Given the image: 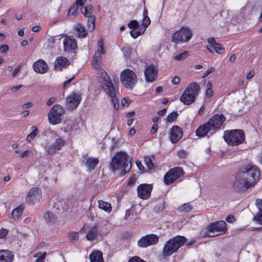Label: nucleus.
Segmentation results:
<instances>
[{"label":"nucleus","mask_w":262,"mask_h":262,"mask_svg":"<svg viewBox=\"0 0 262 262\" xmlns=\"http://www.w3.org/2000/svg\"><path fill=\"white\" fill-rule=\"evenodd\" d=\"M98 74L99 75L98 80L101 83V88L104 89L107 95L111 98L114 108L117 110L119 108V103L116 96L117 91L112 83L111 78L103 69L99 70Z\"/></svg>","instance_id":"nucleus-1"},{"label":"nucleus","mask_w":262,"mask_h":262,"mask_svg":"<svg viewBox=\"0 0 262 262\" xmlns=\"http://www.w3.org/2000/svg\"><path fill=\"white\" fill-rule=\"evenodd\" d=\"M110 166V169L113 171L123 168L120 173V176L122 177L130 171L132 163L126 152H119L113 157Z\"/></svg>","instance_id":"nucleus-2"},{"label":"nucleus","mask_w":262,"mask_h":262,"mask_svg":"<svg viewBox=\"0 0 262 262\" xmlns=\"http://www.w3.org/2000/svg\"><path fill=\"white\" fill-rule=\"evenodd\" d=\"M186 242V238L182 236L177 235L167 241L162 250V255L168 257L178 251Z\"/></svg>","instance_id":"nucleus-3"},{"label":"nucleus","mask_w":262,"mask_h":262,"mask_svg":"<svg viewBox=\"0 0 262 262\" xmlns=\"http://www.w3.org/2000/svg\"><path fill=\"white\" fill-rule=\"evenodd\" d=\"M239 172L243 174V176L251 187H253L259 180L260 173L258 167L255 165L248 164L242 168Z\"/></svg>","instance_id":"nucleus-4"},{"label":"nucleus","mask_w":262,"mask_h":262,"mask_svg":"<svg viewBox=\"0 0 262 262\" xmlns=\"http://www.w3.org/2000/svg\"><path fill=\"white\" fill-rule=\"evenodd\" d=\"M200 86L195 82L190 84L183 93L181 101L186 105H189L193 103L200 93Z\"/></svg>","instance_id":"nucleus-5"},{"label":"nucleus","mask_w":262,"mask_h":262,"mask_svg":"<svg viewBox=\"0 0 262 262\" xmlns=\"http://www.w3.org/2000/svg\"><path fill=\"white\" fill-rule=\"evenodd\" d=\"M224 138L226 143L230 145H237L245 140L244 132L241 129L226 130L224 132Z\"/></svg>","instance_id":"nucleus-6"},{"label":"nucleus","mask_w":262,"mask_h":262,"mask_svg":"<svg viewBox=\"0 0 262 262\" xmlns=\"http://www.w3.org/2000/svg\"><path fill=\"white\" fill-rule=\"evenodd\" d=\"M120 80L125 88L132 90L137 82V77L133 71L126 69L121 72Z\"/></svg>","instance_id":"nucleus-7"},{"label":"nucleus","mask_w":262,"mask_h":262,"mask_svg":"<svg viewBox=\"0 0 262 262\" xmlns=\"http://www.w3.org/2000/svg\"><path fill=\"white\" fill-rule=\"evenodd\" d=\"M64 110L60 105H54L48 114V120L51 124L55 125L61 122Z\"/></svg>","instance_id":"nucleus-8"},{"label":"nucleus","mask_w":262,"mask_h":262,"mask_svg":"<svg viewBox=\"0 0 262 262\" xmlns=\"http://www.w3.org/2000/svg\"><path fill=\"white\" fill-rule=\"evenodd\" d=\"M192 36L191 30L188 27H183L172 34L171 41L176 43L187 42Z\"/></svg>","instance_id":"nucleus-9"},{"label":"nucleus","mask_w":262,"mask_h":262,"mask_svg":"<svg viewBox=\"0 0 262 262\" xmlns=\"http://www.w3.org/2000/svg\"><path fill=\"white\" fill-rule=\"evenodd\" d=\"M243 176L240 172H237L232 182V188L237 192H244L251 187Z\"/></svg>","instance_id":"nucleus-10"},{"label":"nucleus","mask_w":262,"mask_h":262,"mask_svg":"<svg viewBox=\"0 0 262 262\" xmlns=\"http://www.w3.org/2000/svg\"><path fill=\"white\" fill-rule=\"evenodd\" d=\"M184 174L181 167H175L169 170L165 175L164 181L167 185H170Z\"/></svg>","instance_id":"nucleus-11"},{"label":"nucleus","mask_w":262,"mask_h":262,"mask_svg":"<svg viewBox=\"0 0 262 262\" xmlns=\"http://www.w3.org/2000/svg\"><path fill=\"white\" fill-rule=\"evenodd\" d=\"M77 41L73 36L67 35V66L70 64L67 58L73 59L76 55Z\"/></svg>","instance_id":"nucleus-12"},{"label":"nucleus","mask_w":262,"mask_h":262,"mask_svg":"<svg viewBox=\"0 0 262 262\" xmlns=\"http://www.w3.org/2000/svg\"><path fill=\"white\" fill-rule=\"evenodd\" d=\"M227 230L226 223L223 221L213 223L208 227V232L206 235L209 237H214L220 234H214V232H225Z\"/></svg>","instance_id":"nucleus-13"},{"label":"nucleus","mask_w":262,"mask_h":262,"mask_svg":"<svg viewBox=\"0 0 262 262\" xmlns=\"http://www.w3.org/2000/svg\"><path fill=\"white\" fill-rule=\"evenodd\" d=\"M81 100V95L79 93L73 92L67 97V110L76 109Z\"/></svg>","instance_id":"nucleus-14"},{"label":"nucleus","mask_w":262,"mask_h":262,"mask_svg":"<svg viewBox=\"0 0 262 262\" xmlns=\"http://www.w3.org/2000/svg\"><path fill=\"white\" fill-rule=\"evenodd\" d=\"M42 196L40 188L35 187L32 188L28 193L26 197V202L29 204H34L39 201Z\"/></svg>","instance_id":"nucleus-15"},{"label":"nucleus","mask_w":262,"mask_h":262,"mask_svg":"<svg viewBox=\"0 0 262 262\" xmlns=\"http://www.w3.org/2000/svg\"><path fill=\"white\" fill-rule=\"evenodd\" d=\"M225 121V117L222 115L216 114L207 121L212 133H214L219 129L223 123Z\"/></svg>","instance_id":"nucleus-16"},{"label":"nucleus","mask_w":262,"mask_h":262,"mask_svg":"<svg viewBox=\"0 0 262 262\" xmlns=\"http://www.w3.org/2000/svg\"><path fill=\"white\" fill-rule=\"evenodd\" d=\"M159 241V237L154 234L146 235L141 237L138 242L139 247L146 248L149 246L156 244Z\"/></svg>","instance_id":"nucleus-17"},{"label":"nucleus","mask_w":262,"mask_h":262,"mask_svg":"<svg viewBox=\"0 0 262 262\" xmlns=\"http://www.w3.org/2000/svg\"><path fill=\"white\" fill-rule=\"evenodd\" d=\"M152 186L147 184H140L137 188L138 196L142 199L146 200L148 199L151 194Z\"/></svg>","instance_id":"nucleus-18"},{"label":"nucleus","mask_w":262,"mask_h":262,"mask_svg":"<svg viewBox=\"0 0 262 262\" xmlns=\"http://www.w3.org/2000/svg\"><path fill=\"white\" fill-rule=\"evenodd\" d=\"M208 43L207 45V49L210 52H215L217 54H223L225 52V49L224 47L217 43L214 38L211 37L208 39Z\"/></svg>","instance_id":"nucleus-19"},{"label":"nucleus","mask_w":262,"mask_h":262,"mask_svg":"<svg viewBox=\"0 0 262 262\" xmlns=\"http://www.w3.org/2000/svg\"><path fill=\"white\" fill-rule=\"evenodd\" d=\"M97 44L98 46V51L94 55L92 61L93 67L96 68L99 66V62L101 58V55L104 54L103 40L102 39L98 40Z\"/></svg>","instance_id":"nucleus-20"},{"label":"nucleus","mask_w":262,"mask_h":262,"mask_svg":"<svg viewBox=\"0 0 262 262\" xmlns=\"http://www.w3.org/2000/svg\"><path fill=\"white\" fill-rule=\"evenodd\" d=\"M66 205V201L64 199H56L54 201L53 205L54 212L60 216L64 217L65 212L64 207Z\"/></svg>","instance_id":"nucleus-21"},{"label":"nucleus","mask_w":262,"mask_h":262,"mask_svg":"<svg viewBox=\"0 0 262 262\" xmlns=\"http://www.w3.org/2000/svg\"><path fill=\"white\" fill-rule=\"evenodd\" d=\"M158 70L153 66H147L144 71L145 80L147 82H152L157 78Z\"/></svg>","instance_id":"nucleus-22"},{"label":"nucleus","mask_w":262,"mask_h":262,"mask_svg":"<svg viewBox=\"0 0 262 262\" xmlns=\"http://www.w3.org/2000/svg\"><path fill=\"white\" fill-rule=\"evenodd\" d=\"M182 137V132L180 127L175 125L170 129V139L172 143H177Z\"/></svg>","instance_id":"nucleus-23"},{"label":"nucleus","mask_w":262,"mask_h":262,"mask_svg":"<svg viewBox=\"0 0 262 262\" xmlns=\"http://www.w3.org/2000/svg\"><path fill=\"white\" fill-rule=\"evenodd\" d=\"M33 68L36 73L43 74L47 71L48 65L43 60L39 59L34 62Z\"/></svg>","instance_id":"nucleus-24"},{"label":"nucleus","mask_w":262,"mask_h":262,"mask_svg":"<svg viewBox=\"0 0 262 262\" xmlns=\"http://www.w3.org/2000/svg\"><path fill=\"white\" fill-rule=\"evenodd\" d=\"M196 136L199 137H204L207 133L213 134L207 122L200 125L195 131Z\"/></svg>","instance_id":"nucleus-25"},{"label":"nucleus","mask_w":262,"mask_h":262,"mask_svg":"<svg viewBox=\"0 0 262 262\" xmlns=\"http://www.w3.org/2000/svg\"><path fill=\"white\" fill-rule=\"evenodd\" d=\"M13 259L14 255L9 251H0V262H12Z\"/></svg>","instance_id":"nucleus-26"},{"label":"nucleus","mask_w":262,"mask_h":262,"mask_svg":"<svg viewBox=\"0 0 262 262\" xmlns=\"http://www.w3.org/2000/svg\"><path fill=\"white\" fill-rule=\"evenodd\" d=\"M66 66V58L63 57H58L54 62V69L57 71H61Z\"/></svg>","instance_id":"nucleus-27"},{"label":"nucleus","mask_w":262,"mask_h":262,"mask_svg":"<svg viewBox=\"0 0 262 262\" xmlns=\"http://www.w3.org/2000/svg\"><path fill=\"white\" fill-rule=\"evenodd\" d=\"M91 262H104L102 253L99 251H94L90 255Z\"/></svg>","instance_id":"nucleus-28"},{"label":"nucleus","mask_w":262,"mask_h":262,"mask_svg":"<svg viewBox=\"0 0 262 262\" xmlns=\"http://www.w3.org/2000/svg\"><path fill=\"white\" fill-rule=\"evenodd\" d=\"M43 219L48 224H55L57 221V215L50 211H46L43 215Z\"/></svg>","instance_id":"nucleus-29"},{"label":"nucleus","mask_w":262,"mask_h":262,"mask_svg":"<svg viewBox=\"0 0 262 262\" xmlns=\"http://www.w3.org/2000/svg\"><path fill=\"white\" fill-rule=\"evenodd\" d=\"M78 36L79 38H84L87 36L88 33L84 27H83L80 24L76 25L74 27Z\"/></svg>","instance_id":"nucleus-30"},{"label":"nucleus","mask_w":262,"mask_h":262,"mask_svg":"<svg viewBox=\"0 0 262 262\" xmlns=\"http://www.w3.org/2000/svg\"><path fill=\"white\" fill-rule=\"evenodd\" d=\"M24 209V206L20 205L17 208L13 209L11 212L12 217L15 220H18L21 216Z\"/></svg>","instance_id":"nucleus-31"},{"label":"nucleus","mask_w":262,"mask_h":262,"mask_svg":"<svg viewBox=\"0 0 262 262\" xmlns=\"http://www.w3.org/2000/svg\"><path fill=\"white\" fill-rule=\"evenodd\" d=\"M99 160L95 158H89L86 161V165L90 170L94 169L95 166L98 164Z\"/></svg>","instance_id":"nucleus-32"},{"label":"nucleus","mask_w":262,"mask_h":262,"mask_svg":"<svg viewBox=\"0 0 262 262\" xmlns=\"http://www.w3.org/2000/svg\"><path fill=\"white\" fill-rule=\"evenodd\" d=\"M98 207L100 209L107 212H110L112 211L111 204L102 200L98 201Z\"/></svg>","instance_id":"nucleus-33"},{"label":"nucleus","mask_w":262,"mask_h":262,"mask_svg":"<svg viewBox=\"0 0 262 262\" xmlns=\"http://www.w3.org/2000/svg\"><path fill=\"white\" fill-rule=\"evenodd\" d=\"M143 19L142 20V25L143 27H142L143 30L145 31L146 28L149 25L150 23V20L148 16V11L147 9L145 8L144 9L143 11Z\"/></svg>","instance_id":"nucleus-34"},{"label":"nucleus","mask_w":262,"mask_h":262,"mask_svg":"<svg viewBox=\"0 0 262 262\" xmlns=\"http://www.w3.org/2000/svg\"><path fill=\"white\" fill-rule=\"evenodd\" d=\"M95 16H90L88 17V29L90 32L93 31L95 28Z\"/></svg>","instance_id":"nucleus-35"},{"label":"nucleus","mask_w":262,"mask_h":262,"mask_svg":"<svg viewBox=\"0 0 262 262\" xmlns=\"http://www.w3.org/2000/svg\"><path fill=\"white\" fill-rule=\"evenodd\" d=\"M98 234L96 228H93L90 230L86 235V238L89 241H93L97 237Z\"/></svg>","instance_id":"nucleus-36"},{"label":"nucleus","mask_w":262,"mask_h":262,"mask_svg":"<svg viewBox=\"0 0 262 262\" xmlns=\"http://www.w3.org/2000/svg\"><path fill=\"white\" fill-rule=\"evenodd\" d=\"M31 129L32 132L27 136L26 139L27 141L29 142H31V140L36 137L38 133L37 128L35 126H32Z\"/></svg>","instance_id":"nucleus-37"},{"label":"nucleus","mask_w":262,"mask_h":262,"mask_svg":"<svg viewBox=\"0 0 262 262\" xmlns=\"http://www.w3.org/2000/svg\"><path fill=\"white\" fill-rule=\"evenodd\" d=\"M69 242L72 243H75L79 238V234L77 232H71L68 235Z\"/></svg>","instance_id":"nucleus-38"},{"label":"nucleus","mask_w":262,"mask_h":262,"mask_svg":"<svg viewBox=\"0 0 262 262\" xmlns=\"http://www.w3.org/2000/svg\"><path fill=\"white\" fill-rule=\"evenodd\" d=\"M153 158H154V157H149V156L145 157L144 158V161H145V164L148 167V168L149 170L153 169L155 168V166L152 162Z\"/></svg>","instance_id":"nucleus-39"},{"label":"nucleus","mask_w":262,"mask_h":262,"mask_svg":"<svg viewBox=\"0 0 262 262\" xmlns=\"http://www.w3.org/2000/svg\"><path fill=\"white\" fill-rule=\"evenodd\" d=\"M192 209V206L189 203H186L182 205L178 208L181 212H188Z\"/></svg>","instance_id":"nucleus-40"},{"label":"nucleus","mask_w":262,"mask_h":262,"mask_svg":"<svg viewBox=\"0 0 262 262\" xmlns=\"http://www.w3.org/2000/svg\"><path fill=\"white\" fill-rule=\"evenodd\" d=\"M93 7L91 6H87L84 7V12H82L85 17H90V16H94L93 14Z\"/></svg>","instance_id":"nucleus-41"},{"label":"nucleus","mask_w":262,"mask_h":262,"mask_svg":"<svg viewBox=\"0 0 262 262\" xmlns=\"http://www.w3.org/2000/svg\"><path fill=\"white\" fill-rule=\"evenodd\" d=\"M77 9L78 7L75 5H73L70 8L68 15L77 16L79 14V12H77Z\"/></svg>","instance_id":"nucleus-42"},{"label":"nucleus","mask_w":262,"mask_h":262,"mask_svg":"<svg viewBox=\"0 0 262 262\" xmlns=\"http://www.w3.org/2000/svg\"><path fill=\"white\" fill-rule=\"evenodd\" d=\"M52 145L57 150H59L61 149V147L63 146L64 140L58 138L56 140L55 142Z\"/></svg>","instance_id":"nucleus-43"},{"label":"nucleus","mask_w":262,"mask_h":262,"mask_svg":"<svg viewBox=\"0 0 262 262\" xmlns=\"http://www.w3.org/2000/svg\"><path fill=\"white\" fill-rule=\"evenodd\" d=\"M178 116L177 112H173L170 113L166 118V120L168 122H172L177 119Z\"/></svg>","instance_id":"nucleus-44"},{"label":"nucleus","mask_w":262,"mask_h":262,"mask_svg":"<svg viewBox=\"0 0 262 262\" xmlns=\"http://www.w3.org/2000/svg\"><path fill=\"white\" fill-rule=\"evenodd\" d=\"M145 30L141 28V30L139 31L137 30H132L130 32V35L134 38H137L139 36L144 33Z\"/></svg>","instance_id":"nucleus-45"},{"label":"nucleus","mask_w":262,"mask_h":262,"mask_svg":"<svg viewBox=\"0 0 262 262\" xmlns=\"http://www.w3.org/2000/svg\"><path fill=\"white\" fill-rule=\"evenodd\" d=\"M188 55V52L185 51L174 56V59L176 60H182L185 59Z\"/></svg>","instance_id":"nucleus-46"},{"label":"nucleus","mask_w":262,"mask_h":262,"mask_svg":"<svg viewBox=\"0 0 262 262\" xmlns=\"http://www.w3.org/2000/svg\"><path fill=\"white\" fill-rule=\"evenodd\" d=\"M122 51L125 57L128 58L130 57L132 49L130 47L126 46L123 48Z\"/></svg>","instance_id":"nucleus-47"},{"label":"nucleus","mask_w":262,"mask_h":262,"mask_svg":"<svg viewBox=\"0 0 262 262\" xmlns=\"http://www.w3.org/2000/svg\"><path fill=\"white\" fill-rule=\"evenodd\" d=\"M253 220L259 224L262 225V211H259L254 217Z\"/></svg>","instance_id":"nucleus-48"},{"label":"nucleus","mask_w":262,"mask_h":262,"mask_svg":"<svg viewBox=\"0 0 262 262\" xmlns=\"http://www.w3.org/2000/svg\"><path fill=\"white\" fill-rule=\"evenodd\" d=\"M177 155L179 158L185 159L187 157L188 152L186 150L182 149L178 151Z\"/></svg>","instance_id":"nucleus-49"},{"label":"nucleus","mask_w":262,"mask_h":262,"mask_svg":"<svg viewBox=\"0 0 262 262\" xmlns=\"http://www.w3.org/2000/svg\"><path fill=\"white\" fill-rule=\"evenodd\" d=\"M138 25L139 24L136 20H132L128 24V26L130 29H136Z\"/></svg>","instance_id":"nucleus-50"},{"label":"nucleus","mask_w":262,"mask_h":262,"mask_svg":"<svg viewBox=\"0 0 262 262\" xmlns=\"http://www.w3.org/2000/svg\"><path fill=\"white\" fill-rule=\"evenodd\" d=\"M57 150L53 146V145L49 146L47 149V152L49 155H53L55 154Z\"/></svg>","instance_id":"nucleus-51"},{"label":"nucleus","mask_w":262,"mask_h":262,"mask_svg":"<svg viewBox=\"0 0 262 262\" xmlns=\"http://www.w3.org/2000/svg\"><path fill=\"white\" fill-rule=\"evenodd\" d=\"M215 71V68L213 66L210 67L208 68V69L207 70L206 72L204 73L203 76H202V78H204L206 77H207L208 75H209L210 73L214 72Z\"/></svg>","instance_id":"nucleus-52"},{"label":"nucleus","mask_w":262,"mask_h":262,"mask_svg":"<svg viewBox=\"0 0 262 262\" xmlns=\"http://www.w3.org/2000/svg\"><path fill=\"white\" fill-rule=\"evenodd\" d=\"M63 34H62L59 36H55L54 37H51L49 38H48V41L49 43H53L55 40L58 39V40H60L61 37H63Z\"/></svg>","instance_id":"nucleus-53"},{"label":"nucleus","mask_w":262,"mask_h":262,"mask_svg":"<svg viewBox=\"0 0 262 262\" xmlns=\"http://www.w3.org/2000/svg\"><path fill=\"white\" fill-rule=\"evenodd\" d=\"M128 262H146L138 256H133L130 258Z\"/></svg>","instance_id":"nucleus-54"},{"label":"nucleus","mask_w":262,"mask_h":262,"mask_svg":"<svg viewBox=\"0 0 262 262\" xmlns=\"http://www.w3.org/2000/svg\"><path fill=\"white\" fill-rule=\"evenodd\" d=\"M8 230L4 228H2L0 230V238H3L6 236L8 233Z\"/></svg>","instance_id":"nucleus-55"},{"label":"nucleus","mask_w":262,"mask_h":262,"mask_svg":"<svg viewBox=\"0 0 262 262\" xmlns=\"http://www.w3.org/2000/svg\"><path fill=\"white\" fill-rule=\"evenodd\" d=\"M255 203L259 211H262V199H257L256 200Z\"/></svg>","instance_id":"nucleus-56"},{"label":"nucleus","mask_w":262,"mask_h":262,"mask_svg":"<svg viewBox=\"0 0 262 262\" xmlns=\"http://www.w3.org/2000/svg\"><path fill=\"white\" fill-rule=\"evenodd\" d=\"M205 94L208 98H210L213 96L214 93L211 88H208L206 91Z\"/></svg>","instance_id":"nucleus-57"},{"label":"nucleus","mask_w":262,"mask_h":262,"mask_svg":"<svg viewBox=\"0 0 262 262\" xmlns=\"http://www.w3.org/2000/svg\"><path fill=\"white\" fill-rule=\"evenodd\" d=\"M9 50V47L8 45H2L0 47V52L1 53H5Z\"/></svg>","instance_id":"nucleus-58"},{"label":"nucleus","mask_w":262,"mask_h":262,"mask_svg":"<svg viewBox=\"0 0 262 262\" xmlns=\"http://www.w3.org/2000/svg\"><path fill=\"white\" fill-rule=\"evenodd\" d=\"M136 181V176L135 174L132 175V176L131 177V178L129 179V181L128 182V185H130V186L133 185L135 183Z\"/></svg>","instance_id":"nucleus-59"},{"label":"nucleus","mask_w":262,"mask_h":262,"mask_svg":"<svg viewBox=\"0 0 262 262\" xmlns=\"http://www.w3.org/2000/svg\"><path fill=\"white\" fill-rule=\"evenodd\" d=\"M180 78L179 76H174L172 80V83L174 85L178 84L180 82Z\"/></svg>","instance_id":"nucleus-60"},{"label":"nucleus","mask_w":262,"mask_h":262,"mask_svg":"<svg viewBox=\"0 0 262 262\" xmlns=\"http://www.w3.org/2000/svg\"><path fill=\"white\" fill-rule=\"evenodd\" d=\"M46 256V253H43L39 257H38L35 262H43V260L45 259Z\"/></svg>","instance_id":"nucleus-61"},{"label":"nucleus","mask_w":262,"mask_h":262,"mask_svg":"<svg viewBox=\"0 0 262 262\" xmlns=\"http://www.w3.org/2000/svg\"><path fill=\"white\" fill-rule=\"evenodd\" d=\"M132 214L130 212V210L129 209H127L125 212V215L124 216V219L125 220H128L130 219V216H132Z\"/></svg>","instance_id":"nucleus-62"},{"label":"nucleus","mask_w":262,"mask_h":262,"mask_svg":"<svg viewBox=\"0 0 262 262\" xmlns=\"http://www.w3.org/2000/svg\"><path fill=\"white\" fill-rule=\"evenodd\" d=\"M136 163V165H137V167H138L139 169L141 171H144V167L142 165L141 162L139 161H137Z\"/></svg>","instance_id":"nucleus-63"},{"label":"nucleus","mask_w":262,"mask_h":262,"mask_svg":"<svg viewBox=\"0 0 262 262\" xmlns=\"http://www.w3.org/2000/svg\"><path fill=\"white\" fill-rule=\"evenodd\" d=\"M226 221L228 223H233V222H234L235 221V219H234V217L233 216L228 215L226 218Z\"/></svg>","instance_id":"nucleus-64"}]
</instances>
